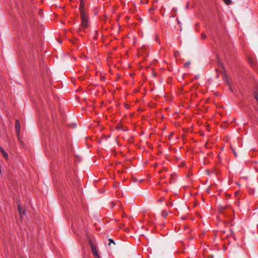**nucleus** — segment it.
<instances>
[{
    "label": "nucleus",
    "instance_id": "nucleus-1",
    "mask_svg": "<svg viewBox=\"0 0 258 258\" xmlns=\"http://www.w3.org/2000/svg\"><path fill=\"white\" fill-rule=\"evenodd\" d=\"M81 18V26L83 28H86L88 27V19L86 16L85 13L80 14Z\"/></svg>",
    "mask_w": 258,
    "mask_h": 258
},
{
    "label": "nucleus",
    "instance_id": "nucleus-2",
    "mask_svg": "<svg viewBox=\"0 0 258 258\" xmlns=\"http://www.w3.org/2000/svg\"><path fill=\"white\" fill-rule=\"evenodd\" d=\"M227 209H231V211H232L230 206H229V205H227V206L221 205L219 207V210L220 212L223 214H225V210H226Z\"/></svg>",
    "mask_w": 258,
    "mask_h": 258
},
{
    "label": "nucleus",
    "instance_id": "nucleus-3",
    "mask_svg": "<svg viewBox=\"0 0 258 258\" xmlns=\"http://www.w3.org/2000/svg\"><path fill=\"white\" fill-rule=\"evenodd\" d=\"M15 129L18 138L19 139L20 131V123L18 120H16L15 124Z\"/></svg>",
    "mask_w": 258,
    "mask_h": 258
},
{
    "label": "nucleus",
    "instance_id": "nucleus-4",
    "mask_svg": "<svg viewBox=\"0 0 258 258\" xmlns=\"http://www.w3.org/2000/svg\"><path fill=\"white\" fill-rule=\"evenodd\" d=\"M18 209L19 212L20 216L21 218L22 217V215H24L25 214V211L24 210L22 209L20 205L18 204Z\"/></svg>",
    "mask_w": 258,
    "mask_h": 258
},
{
    "label": "nucleus",
    "instance_id": "nucleus-5",
    "mask_svg": "<svg viewBox=\"0 0 258 258\" xmlns=\"http://www.w3.org/2000/svg\"><path fill=\"white\" fill-rule=\"evenodd\" d=\"M84 4L83 2V0H81L80 6V8H79L80 14H82V13H85L84 10Z\"/></svg>",
    "mask_w": 258,
    "mask_h": 258
},
{
    "label": "nucleus",
    "instance_id": "nucleus-6",
    "mask_svg": "<svg viewBox=\"0 0 258 258\" xmlns=\"http://www.w3.org/2000/svg\"><path fill=\"white\" fill-rule=\"evenodd\" d=\"M0 151L3 154V155L4 156V157L5 158H6V159H8V155L7 154V153L6 152H5V151L4 150V149L1 147L0 148Z\"/></svg>",
    "mask_w": 258,
    "mask_h": 258
},
{
    "label": "nucleus",
    "instance_id": "nucleus-7",
    "mask_svg": "<svg viewBox=\"0 0 258 258\" xmlns=\"http://www.w3.org/2000/svg\"><path fill=\"white\" fill-rule=\"evenodd\" d=\"M91 249H92V251L93 255H94L95 254L98 253V252H97L96 247L95 246L91 247Z\"/></svg>",
    "mask_w": 258,
    "mask_h": 258
},
{
    "label": "nucleus",
    "instance_id": "nucleus-8",
    "mask_svg": "<svg viewBox=\"0 0 258 258\" xmlns=\"http://www.w3.org/2000/svg\"><path fill=\"white\" fill-rule=\"evenodd\" d=\"M162 215L163 217L165 218L168 215V212L167 211L162 212Z\"/></svg>",
    "mask_w": 258,
    "mask_h": 258
},
{
    "label": "nucleus",
    "instance_id": "nucleus-9",
    "mask_svg": "<svg viewBox=\"0 0 258 258\" xmlns=\"http://www.w3.org/2000/svg\"><path fill=\"white\" fill-rule=\"evenodd\" d=\"M254 95L255 99L256 100V101H257V103H258V91H256L254 93Z\"/></svg>",
    "mask_w": 258,
    "mask_h": 258
},
{
    "label": "nucleus",
    "instance_id": "nucleus-10",
    "mask_svg": "<svg viewBox=\"0 0 258 258\" xmlns=\"http://www.w3.org/2000/svg\"><path fill=\"white\" fill-rule=\"evenodd\" d=\"M89 245L91 247H93L95 246V245L93 244V242L92 241V240L91 239H90L89 240Z\"/></svg>",
    "mask_w": 258,
    "mask_h": 258
},
{
    "label": "nucleus",
    "instance_id": "nucleus-11",
    "mask_svg": "<svg viewBox=\"0 0 258 258\" xmlns=\"http://www.w3.org/2000/svg\"><path fill=\"white\" fill-rule=\"evenodd\" d=\"M108 240L109 241V243H108L109 245H110L111 243H113L114 244H115V243L113 239H109Z\"/></svg>",
    "mask_w": 258,
    "mask_h": 258
},
{
    "label": "nucleus",
    "instance_id": "nucleus-12",
    "mask_svg": "<svg viewBox=\"0 0 258 258\" xmlns=\"http://www.w3.org/2000/svg\"><path fill=\"white\" fill-rule=\"evenodd\" d=\"M226 5H230L231 3V0H223Z\"/></svg>",
    "mask_w": 258,
    "mask_h": 258
},
{
    "label": "nucleus",
    "instance_id": "nucleus-13",
    "mask_svg": "<svg viewBox=\"0 0 258 258\" xmlns=\"http://www.w3.org/2000/svg\"><path fill=\"white\" fill-rule=\"evenodd\" d=\"M190 61H187L184 63V66L185 67H188L190 65Z\"/></svg>",
    "mask_w": 258,
    "mask_h": 258
},
{
    "label": "nucleus",
    "instance_id": "nucleus-14",
    "mask_svg": "<svg viewBox=\"0 0 258 258\" xmlns=\"http://www.w3.org/2000/svg\"><path fill=\"white\" fill-rule=\"evenodd\" d=\"M201 37H202V38L203 39H205V38L206 37V36L205 34H204V33H202V34H201Z\"/></svg>",
    "mask_w": 258,
    "mask_h": 258
},
{
    "label": "nucleus",
    "instance_id": "nucleus-15",
    "mask_svg": "<svg viewBox=\"0 0 258 258\" xmlns=\"http://www.w3.org/2000/svg\"><path fill=\"white\" fill-rule=\"evenodd\" d=\"M172 11L174 12L175 14L177 13V9L176 8H173L172 9Z\"/></svg>",
    "mask_w": 258,
    "mask_h": 258
},
{
    "label": "nucleus",
    "instance_id": "nucleus-16",
    "mask_svg": "<svg viewBox=\"0 0 258 258\" xmlns=\"http://www.w3.org/2000/svg\"><path fill=\"white\" fill-rule=\"evenodd\" d=\"M94 257H95V258H100V257H99V254H98V253H97V254H95L94 255Z\"/></svg>",
    "mask_w": 258,
    "mask_h": 258
},
{
    "label": "nucleus",
    "instance_id": "nucleus-17",
    "mask_svg": "<svg viewBox=\"0 0 258 258\" xmlns=\"http://www.w3.org/2000/svg\"><path fill=\"white\" fill-rule=\"evenodd\" d=\"M233 154H234V156H235V157H237V154H236V153L235 152V151L234 150H233Z\"/></svg>",
    "mask_w": 258,
    "mask_h": 258
},
{
    "label": "nucleus",
    "instance_id": "nucleus-18",
    "mask_svg": "<svg viewBox=\"0 0 258 258\" xmlns=\"http://www.w3.org/2000/svg\"><path fill=\"white\" fill-rule=\"evenodd\" d=\"M177 21L179 24H180V22L178 19H177Z\"/></svg>",
    "mask_w": 258,
    "mask_h": 258
},
{
    "label": "nucleus",
    "instance_id": "nucleus-19",
    "mask_svg": "<svg viewBox=\"0 0 258 258\" xmlns=\"http://www.w3.org/2000/svg\"><path fill=\"white\" fill-rule=\"evenodd\" d=\"M73 127H76V125L75 124H73Z\"/></svg>",
    "mask_w": 258,
    "mask_h": 258
}]
</instances>
